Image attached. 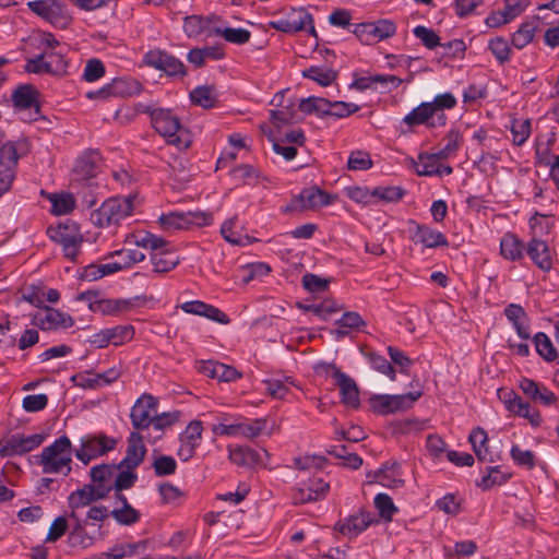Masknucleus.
<instances>
[{"label":"nucleus","mask_w":559,"mask_h":559,"mask_svg":"<svg viewBox=\"0 0 559 559\" xmlns=\"http://www.w3.org/2000/svg\"><path fill=\"white\" fill-rule=\"evenodd\" d=\"M117 440L104 433H87L80 439V445L74 450L75 457L87 465L91 461L112 451Z\"/></svg>","instance_id":"obj_4"},{"label":"nucleus","mask_w":559,"mask_h":559,"mask_svg":"<svg viewBox=\"0 0 559 559\" xmlns=\"http://www.w3.org/2000/svg\"><path fill=\"white\" fill-rule=\"evenodd\" d=\"M180 308L186 313L204 317L221 324L229 323V318L226 313H224L221 309L201 300L186 301L180 306Z\"/></svg>","instance_id":"obj_25"},{"label":"nucleus","mask_w":559,"mask_h":559,"mask_svg":"<svg viewBox=\"0 0 559 559\" xmlns=\"http://www.w3.org/2000/svg\"><path fill=\"white\" fill-rule=\"evenodd\" d=\"M150 258L155 273H167L174 270L180 262L179 257L171 250L167 241H165L163 248L151 252Z\"/></svg>","instance_id":"obj_31"},{"label":"nucleus","mask_w":559,"mask_h":559,"mask_svg":"<svg viewBox=\"0 0 559 559\" xmlns=\"http://www.w3.org/2000/svg\"><path fill=\"white\" fill-rule=\"evenodd\" d=\"M439 159H441V158L439 156H437V153H433V154L420 153L418 155V160L411 158L409 162H411L412 167L414 168L415 173L418 176H435L439 171L438 170Z\"/></svg>","instance_id":"obj_41"},{"label":"nucleus","mask_w":559,"mask_h":559,"mask_svg":"<svg viewBox=\"0 0 559 559\" xmlns=\"http://www.w3.org/2000/svg\"><path fill=\"white\" fill-rule=\"evenodd\" d=\"M28 151V143L25 140L11 142L4 141V134L0 131V160L8 165H17L19 158Z\"/></svg>","instance_id":"obj_37"},{"label":"nucleus","mask_w":559,"mask_h":559,"mask_svg":"<svg viewBox=\"0 0 559 559\" xmlns=\"http://www.w3.org/2000/svg\"><path fill=\"white\" fill-rule=\"evenodd\" d=\"M265 391L274 399H284L290 392V386L295 385L294 381L286 377L284 379H269L264 382Z\"/></svg>","instance_id":"obj_48"},{"label":"nucleus","mask_w":559,"mask_h":559,"mask_svg":"<svg viewBox=\"0 0 559 559\" xmlns=\"http://www.w3.org/2000/svg\"><path fill=\"white\" fill-rule=\"evenodd\" d=\"M150 115L153 128L167 143L179 150H185L190 145V140L181 127L179 118L170 109L156 108Z\"/></svg>","instance_id":"obj_3"},{"label":"nucleus","mask_w":559,"mask_h":559,"mask_svg":"<svg viewBox=\"0 0 559 559\" xmlns=\"http://www.w3.org/2000/svg\"><path fill=\"white\" fill-rule=\"evenodd\" d=\"M468 440L473 447V450L479 461L493 463L499 459L498 453L492 452L488 448V437L483 428L474 429Z\"/></svg>","instance_id":"obj_34"},{"label":"nucleus","mask_w":559,"mask_h":559,"mask_svg":"<svg viewBox=\"0 0 559 559\" xmlns=\"http://www.w3.org/2000/svg\"><path fill=\"white\" fill-rule=\"evenodd\" d=\"M374 507L379 511L380 516L385 521H391L397 512L392 498L386 493H378L374 497Z\"/></svg>","instance_id":"obj_56"},{"label":"nucleus","mask_w":559,"mask_h":559,"mask_svg":"<svg viewBox=\"0 0 559 559\" xmlns=\"http://www.w3.org/2000/svg\"><path fill=\"white\" fill-rule=\"evenodd\" d=\"M134 243L138 247L151 249L152 252L156 249H160L165 246V239L154 234L142 231L133 235Z\"/></svg>","instance_id":"obj_58"},{"label":"nucleus","mask_w":559,"mask_h":559,"mask_svg":"<svg viewBox=\"0 0 559 559\" xmlns=\"http://www.w3.org/2000/svg\"><path fill=\"white\" fill-rule=\"evenodd\" d=\"M48 200L51 203V213L55 215H66L73 211L75 199L68 192L49 193Z\"/></svg>","instance_id":"obj_44"},{"label":"nucleus","mask_w":559,"mask_h":559,"mask_svg":"<svg viewBox=\"0 0 559 559\" xmlns=\"http://www.w3.org/2000/svg\"><path fill=\"white\" fill-rule=\"evenodd\" d=\"M286 15L294 33L309 29L312 35H316L312 15L306 9H292Z\"/></svg>","instance_id":"obj_42"},{"label":"nucleus","mask_w":559,"mask_h":559,"mask_svg":"<svg viewBox=\"0 0 559 559\" xmlns=\"http://www.w3.org/2000/svg\"><path fill=\"white\" fill-rule=\"evenodd\" d=\"M135 195L114 197L102 203L92 212V223L100 228L119 225L121 221L129 217L134 210Z\"/></svg>","instance_id":"obj_2"},{"label":"nucleus","mask_w":559,"mask_h":559,"mask_svg":"<svg viewBox=\"0 0 559 559\" xmlns=\"http://www.w3.org/2000/svg\"><path fill=\"white\" fill-rule=\"evenodd\" d=\"M347 166L350 170H367L371 168L372 160L369 153L356 151L349 155Z\"/></svg>","instance_id":"obj_64"},{"label":"nucleus","mask_w":559,"mask_h":559,"mask_svg":"<svg viewBox=\"0 0 559 559\" xmlns=\"http://www.w3.org/2000/svg\"><path fill=\"white\" fill-rule=\"evenodd\" d=\"M121 468H126V466L116 465L114 487L116 491L131 488L138 479L136 474L131 472V469L120 471Z\"/></svg>","instance_id":"obj_59"},{"label":"nucleus","mask_w":559,"mask_h":559,"mask_svg":"<svg viewBox=\"0 0 559 559\" xmlns=\"http://www.w3.org/2000/svg\"><path fill=\"white\" fill-rule=\"evenodd\" d=\"M317 373L324 374L335 380V384L340 389L342 402L349 407L359 405V391L354 379L342 372L333 364H318L316 366Z\"/></svg>","instance_id":"obj_7"},{"label":"nucleus","mask_w":559,"mask_h":559,"mask_svg":"<svg viewBox=\"0 0 559 559\" xmlns=\"http://www.w3.org/2000/svg\"><path fill=\"white\" fill-rule=\"evenodd\" d=\"M506 407L511 413L526 418L530 424L534 427H538L542 423V417L538 411L531 407L527 402H524L521 397L513 396L512 399L504 401Z\"/></svg>","instance_id":"obj_38"},{"label":"nucleus","mask_w":559,"mask_h":559,"mask_svg":"<svg viewBox=\"0 0 559 559\" xmlns=\"http://www.w3.org/2000/svg\"><path fill=\"white\" fill-rule=\"evenodd\" d=\"M12 98L14 108L21 120L33 122L39 119L40 110L37 100V92L33 86H20L13 93Z\"/></svg>","instance_id":"obj_11"},{"label":"nucleus","mask_w":559,"mask_h":559,"mask_svg":"<svg viewBox=\"0 0 559 559\" xmlns=\"http://www.w3.org/2000/svg\"><path fill=\"white\" fill-rule=\"evenodd\" d=\"M152 466L156 476H169L176 473L177 462L173 456L159 455L154 460Z\"/></svg>","instance_id":"obj_60"},{"label":"nucleus","mask_w":559,"mask_h":559,"mask_svg":"<svg viewBox=\"0 0 559 559\" xmlns=\"http://www.w3.org/2000/svg\"><path fill=\"white\" fill-rule=\"evenodd\" d=\"M157 401L151 394H142L131 408L130 418L133 427L138 430L151 426L152 418L156 412Z\"/></svg>","instance_id":"obj_19"},{"label":"nucleus","mask_w":559,"mask_h":559,"mask_svg":"<svg viewBox=\"0 0 559 559\" xmlns=\"http://www.w3.org/2000/svg\"><path fill=\"white\" fill-rule=\"evenodd\" d=\"M134 336L132 325H116L100 330L90 337V344L95 348H105L108 345L120 346L130 342Z\"/></svg>","instance_id":"obj_17"},{"label":"nucleus","mask_w":559,"mask_h":559,"mask_svg":"<svg viewBox=\"0 0 559 559\" xmlns=\"http://www.w3.org/2000/svg\"><path fill=\"white\" fill-rule=\"evenodd\" d=\"M301 75L324 87L330 86L336 80V72L324 66H311L302 70Z\"/></svg>","instance_id":"obj_43"},{"label":"nucleus","mask_w":559,"mask_h":559,"mask_svg":"<svg viewBox=\"0 0 559 559\" xmlns=\"http://www.w3.org/2000/svg\"><path fill=\"white\" fill-rule=\"evenodd\" d=\"M445 144L443 147L437 152V156H439L441 159L449 158L453 156L462 142V135L457 130H451L444 138Z\"/></svg>","instance_id":"obj_55"},{"label":"nucleus","mask_w":559,"mask_h":559,"mask_svg":"<svg viewBox=\"0 0 559 559\" xmlns=\"http://www.w3.org/2000/svg\"><path fill=\"white\" fill-rule=\"evenodd\" d=\"M72 463V443L67 436L57 438L38 455V464L45 474L69 475Z\"/></svg>","instance_id":"obj_1"},{"label":"nucleus","mask_w":559,"mask_h":559,"mask_svg":"<svg viewBox=\"0 0 559 559\" xmlns=\"http://www.w3.org/2000/svg\"><path fill=\"white\" fill-rule=\"evenodd\" d=\"M534 344L536 352L547 361H552L557 358V352L550 338L543 332H538L534 336Z\"/></svg>","instance_id":"obj_52"},{"label":"nucleus","mask_w":559,"mask_h":559,"mask_svg":"<svg viewBox=\"0 0 559 559\" xmlns=\"http://www.w3.org/2000/svg\"><path fill=\"white\" fill-rule=\"evenodd\" d=\"M138 547L139 546L136 544H118L111 547L108 551L95 555L91 559H122L134 555Z\"/></svg>","instance_id":"obj_50"},{"label":"nucleus","mask_w":559,"mask_h":559,"mask_svg":"<svg viewBox=\"0 0 559 559\" xmlns=\"http://www.w3.org/2000/svg\"><path fill=\"white\" fill-rule=\"evenodd\" d=\"M335 324L337 325V329L334 331V334L337 337H344L350 331L359 330L360 328L365 326L366 322L358 312L347 311L342 314Z\"/></svg>","instance_id":"obj_40"},{"label":"nucleus","mask_w":559,"mask_h":559,"mask_svg":"<svg viewBox=\"0 0 559 559\" xmlns=\"http://www.w3.org/2000/svg\"><path fill=\"white\" fill-rule=\"evenodd\" d=\"M231 175L235 180L246 185H253L258 181L259 173L251 165H240L233 169Z\"/></svg>","instance_id":"obj_62"},{"label":"nucleus","mask_w":559,"mask_h":559,"mask_svg":"<svg viewBox=\"0 0 559 559\" xmlns=\"http://www.w3.org/2000/svg\"><path fill=\"white\" fill-rule=\"evenodd\" d=\"M334 198L325 191L310 187L304 189L293 201L292 206L285 209V212L288 210H317L331 204Z\"/></svg>","instance_id":"obj_20"},{"label":"nucleus","mask_w":559,"mask_h":559,"mask_svg":"<svg viewBox=\"0 0 559 559\" xmlns=\"http://www.w3.org/2000/svg\"><path fill=\"white\" fill-rule=\"evenodd\" d=\"M145 296H135L132 298H117V299H99L91 301L90 309L95 313L103 316H120L130 312L131 310L142 307L146 304Z\"/></svg>","instance_id":"obj_14"},{"label":"nucleus","mask_w":559,"mask_h":559,"mask_svg":"<svg viewBox=\"0 0 559 559\" xmlns=\"http://www.w3.org/2000/svg\"><path fill=\"white\" fill-rule=\"evenodd\" d=\"M237 217L226 219L221 226V234L223 238L235 246H245V237L236 230Z\"/></svg>","instance_id":"obj_51"},{"label":"nucleus","mask_w":559,"mask_h":559,"mask_svg":"<svg viewBox=\"0 0 559 559\" xmlns=\"http://www.w3.org/2000/svg\"><path fill=\"white\" fill-rule=\"evenodd\" d=\"M329 108L330 100L322 97L310 96L301 99L299 103L300 111L307 115L317 114L318 116H326Z\"/></svg>","instance_id":"obj_49"},{"label":"nucleus","mask_w":559,"mask_h":559,"mask_svg":"<svg viewBox=\"0 0 559 559\" xmlns=\"http://www.w3.org/2000/svg\"><path fill=\"white\" fill-rule=\"evenodd\" d=\"M266 424L267 420L265 418H238L233 424H215L212 427V431L215 436L254 439L265 431Z\"/></svg>","instance_id":"obj_6"},{"label":"nucleus","mask_w":559,"mask_h":559,"mask_svg":"<svg viewBox=\"0 0 559 559\" xmlns=\"http://www.w3.org/2000/svg\"><path fill=\"white\" fill-rule=\"evenodd\" d=\"M33 324L43 331L68 329L74 324L71 316L55 308L46 307L33 317Z\"/></svg>","instance_id":"obj_21"},{"label":"nucleus","mask_w":559,"mask_h":559,"mask_svg":"<svg viewBox=\"0 0 559 559\" xmlns=\"http://www.w3.org/2000/svg\"><path fill=\"white\" fill-rule=\"evenodd\" d=\"M143 63L169 76L182 78L187 73L185 64L178 58L160 49L148 50L143 56Z\"/></svg>","instance_id":"obj_15"},{"label":"nucleus","mask_w":559,"mask_h":559,"mask_svg":"<svg viewBox=\"0 0 559 559\" xmlns=\"http://www.w3.org/2000/svg\"><path fill=\"white\" fill-rule=\"evenodd\" d=\"M145 453L143 437L138 431H132L128 438L126 456L119 464L126 466L127 469H133L143 462Z\"/></svg>","instance_id":"obj_27"},{"label":"nucleus","mask_w":559,"mask_h":559,"mask_svg":"<svg viewBox=\"0 0 559 559\" xmlns=\"http://www.w3.org/2000/svg\"><path fill=\"white\" fill-rule=\"evenodd\" d=\"M203 425L200 420H192L179 435L177 455L183 462L193 457L202 441Z\"/></svg>","instance_id":"obj_18"},{"label":"nucleus","mask_w":559,"mask_h":559,"mask_svg":"<svg viewBox=\"0 0 559 559\" xmlns=\"http://www.w3.org/2000/svg\"><path fill=\"white\" fill-rule=\"evenodd\" d=\"M215 35L222 36L226 41L243 45L250 40L251 33L246 28H233V27H215L213 29Z\"/></svg>","instance_id":"obj_47"},{"label":"nucleus","mask_w":559,"mask_h":559,"mask_svg":"<svg viewBox=\"0 0 559 559\" xmlns=\"http://www.w3.org/2000/svg\"><path fill=\"white\" fill-rule=\"evenodd\" d=\"M345 193L352 201H354L356 203H360V204H365V205L374 203L373 190H370L366 187H358V186L347 187L345 189Z\"/></svg>","instance_id":"obj_61"},{"label":"nucleus","mask_w":559,"mask_h":559,"mask_svg":"<svg viewBox=\"0 0 559 559\" xmlns=\"http://www.w3.org/2000/svg\"><path fill=\"white\" fill-rule=\"evenodd\" d=\"M447 115L438 114L429 102H423L403 118L402 123L411 131L418 126H425L427 129L441 128L447 124Z\"/></svg>","instance_id":"obj_10"},{"label":"nucleus","mask_w":559,"mask_h":559,"mask_svg":"<svg viewBox=\"0 0 559 559\" xmlns=\"http://www.w3.org/2000/svg\"><path fill=\"white\" fill-rule=\"evenodd\" d=\"M263 456H269L267 452L255 451L249 447H228V457L231 463L242 467H253L263 464Z\"/></svg>","instance_id":"obj_28"},{"label":"nucleus","mask_w":559,"mask_h":559,"mask_svg":"<svg viewBox=\"0 0 559 559\" xmlns=\"http://www.w3.org/2000/svg\"><path fill=\"white\" fill-rule=\"evenodd\" d=\"M329 484L322 478H312L308 483L302 484L296 493L294 500L296 503H307L318 501L325 497L329 491Z\"/></svg>","instance_id":"obj_26"},{"label":"nucleus","mask_w":559,"mask_h":559,"mask_svg":"<svg viewBox=\"0 0 559 559\" xmlns=\"http://www.w3.org/2000/svg\"><path fill=\"white\" fill-rule=\"evenodd\" d=\"M404 195V190L400 187H378L373 189L374 203L378 200L385 202H396Z\"/></svg>","instance_id":"obj_63"},{"label":"nucleus","mask_w":559,"mask_h":559,"mask_svg":"<svg viewBox=\"0 0 559 559\" xmlns=\"http://www.w3.org/2000/svg\"><path fill=\"white\" fill-rule=\"evenodd\" d=\"M504 316L511 322L520 338H531L530 319L522 306L510 304L504 308Z\"/></svg>","instance_id":"obj_30"},{"label":"nucleus","mask_w":559,"mask_h":559,"mask_svg":"<svg viewBox=\"0 0 559 559\" xmlns=\"http://www.w3.org/2000/svg\"><path fill=\"white\" fill-rule=\"evenodd\" d=\"M420 395V392H409L397 395L378 394L369 399V405L372 412L380 415H388L409 408Z\"/></svg>","instance_id":"obj_8"},{"label":"nucleus","mask_w":559,"mask_h":559,"mask_svg":"<svg viewBox=\"0 0 559 559\" xmlns=\"http://www.w3.org/2000/svg\"><path fill=\"white\" fill-rule=\"evenodd\" d=\"M26 5L33 13L55 27L66 28L72 22L68 7L60 0H33Z\"/></svg>","instance_id":"obj_5"},{"label":"nucleus","mask_w":559,"mask_h":559,"mask_svg":"<svg viewBox=\"0 0 559 559\" xmlns=\"http://www.w3.org/2000/svg\"><path fill=\"white\" fill-rule=\"evenodd\" d=\"M526 246L512 233H507L500 240V254L508 261H520L524 258Z\"/></svg>","instance_id":"obj_36"},{"label":"nucleus","mask_w":559,"mask_h":559,"mask_svg":"<svg viewBox=\"0 0 559 559\" xmlns=\"http://www.w3.org/2000/svg\"><path fill=\"white\" fill-rule=\"evenodd\" d=\"M525 251L531 261L542 271L549 272L554 264V254L547 241L533 236Z\"/></svg>","instance_id":"obj_23"},{"label":"nucleus","mask_w":559,"mask_h":559,"mask_svg":"<svg viewBox=\"0 0 559 559\" xmlns=\"http://www.w3.org/2000/svg\"><path fill=\"white\" fill-rule=\"evenodd\" d=\"M372 523V518L368 512L353 514L336 524V530L344 536L356 537L366 531Z\"/></svg>","instance_id":"obj_29"},{"label":"nucleus","mask_w":559,"mask_h":559,"mask_svg":"<svg viewBox=\"0 0 559 559\" xmlns=\"http://www.w3.org/2000/svg\"><path fill=\"white\" fill-rule=\"evenodd\" d=\"M115 472L116 465L114 464H99L91 468V484L106 498L115 487Z\"/></svg>","instance_id":"obj_24"},{"label":"nucleus","mask_w":559,"mask_h":559,"mask_svg":"<svg viewBox=\"0 0 559 559\" xmlns=\"http://www.w3.org/2000/svg\"><path fill=\"white\" fill-rule=\"evenodd\" d=\"M213 216L204 212H174L159 217L160 225L166 230L186 229L191 226L211 225Z\"/></svg>","instance_id":"obj_13"},{"label":"nucleus","mask_w":559,"mask_h":559,"mask_svg":"<svg viewBox=\"0 0 559 559\" xmlns=\"http://www.w3.org/2000/svg\"><path fill=\"white\" fill-rule=\"evenodd\" d=\"M44 436L40 433L29 436L21 433L12 435L0 440V455L2 457H10L25 454L38 448L44 442Z\"/></svg>","instance_id":"obj_16"},{"label":"nucleus","mask_w":559,"mask_h":559,"mask_svg":"<svg viewBox=\"0 0 559 559\" xmlns=\"http://www.w3.org/2000/svg\"><path fill=\"white\" fill-rule=\"evenodd\" d=\"M414 224L415 230L413 234V240L416 243H421L426 248L447 247L449 245L447 237L442 233L435 230L427 225Z\"/></svg>","instance_id":"obj_32"},{"label":"nucleus","mask_w":559,"mask_h":559,"mask_svg":"<svg viewBox=\"0 0 559 559\" xmlns=\"http://www.w3.org/2000/svg\"><path fill=\"white\" fill-rule=\"evenodd\" d=\"M143 90V85L133 78H116L110 83L98 91V94L106 97H132L139 95Z\"/></svg>","instance_id":"obj_22"},{"label":"nucleus","mask_w":559,"mask_h":559,"mask_svg":"<svg viewBox=\"0 0 559 559\" xmlns=\"http://www.w3.org/2000/svg\"><path fill=\"white\" fill-rule=\"evenodd\" d=\"M118 257V264L122 270L130 269L136 263L145 260V254L138 249H120L108 253L107 258Z\"/></svg>","instance_id":"obj_46"},{"label":"nucleus","mask_w":559,"mask_h":559,"mask_svg":"<svg viewBox=\"0 0 559 559\" xmlns=\"http://www.w3.org/2000/svg\"><path fill=\"white\" fill-rule=\"evenodd\" d=\"M110 515L122 525H132L140 520V513L132 508L130 503L124 507L116 508L110 512Z\"/></svg>","instance_id":"obj_57"},{"label":"nucleus","mask_w":559,"mask_h":559,"mask_svg":"<svg viewBox=\"0 0 559 559\" xmlns=\"http://www.w3.org/2000/svg\"><path fill=\"white\" fill-rule=\"evenodd\" d=\"M47 233L52 241L62 247L63 253L68 259L72 261L76 259L83 238L75 224L49 227Z\"/></svg>","instance_id":"obj_9"},{"label":"nucleus","mask_w":559,"mask_h":559,"mask_svg":"<svg viewBox=\"0 0 559 559\" xmlns=\"http://www.w3.org/2000/svg\"><path fill=\"white\" fill-rule=\"evenodd\" d=\"M102 499L103 495L90 483L71 492L68 502L71 510H78Z\"/></svg>","instance_id":"obj_35"},{"label":"nucleus","mask_w":559,"mask_h":559,"mask_svg":"<svg viewBox=\"0 0 559 559\" xmlns=\"http://www.w3.org/2000/svg\"><path fill=\"white\" fill-rule=\"evenodd\" d=\"M191 102L202 108H212L217 102V93L213 86H197L190 92Z\"/></svg>","instance_id":"obj_45"},{"label":"nucleus","mask_w":559,"mask_h":559,"mask_svg":"<svg viewBox=\"0 0 559 559\" xmlns=\"http://www.w3.org/2000/svg\"><path fill=\"white\" fill-rule=\"evenodd\" d=\"M99 162V152L95 150H88L78 158L74 166V173L82 178H92L97 173Z\"/></svg>","instance_id":"obj_39"},{"label":"nucleus","mask_w":559,"mask_h":559,"mask_svg":"<svg viewBox=\"0 0 559 559\" xmlns=\"http://www.w3.org/2000/svg\"><path fill=\"white\" fill-rule=\"evenodd\" d=\"M376 481L386 488H401L404 486V478L401 465L396 462L385 463L376 474Z\"/></svg>","instance_id":"obj_33"},{"label":"nucleus","mask_w":559,"mask_h":559,"mask_svg":"<svg viewBox=\"0 0 559 559\" xmlns=\"http://www.w3.org/2000/svg\"><path fill=\"white\" fill-rule=\"evenodd\" d=\"M512 141L515 145L524 144L531 135V121L528 119H515L511 124Z\"/></svg>","instance_id":"obj_54"},{"label":"nucleus","mask_w":559,"mask_h":559,"mask_svg":"<svg viewBox=\"0 0 559 559\" xmlns=\"http://www.w3.org/2000/svg\"><path fill=\"white\" fill-rule=\"evenodd\" d=\"M396 26L389 20L356 24L353 33L364 45H373L378 41L392 37Z\"/></svg>","instance_id":"obj_12"},{"label":"nucleus","mask_w":559,"mask_h":559,"mask_svg":"<svg viewBox=\"0 0 559 559\" xmlns=\"http://www.w3.org/2000/svg\"><path fill=\"white\" fill-rule=\"evenodd\" d=\"M413 34L427 49L431 50L441 45L439 35L432 28L418 25L413 29Z\"/></svg>","instance_id":"obj_53"}]
</instances>
